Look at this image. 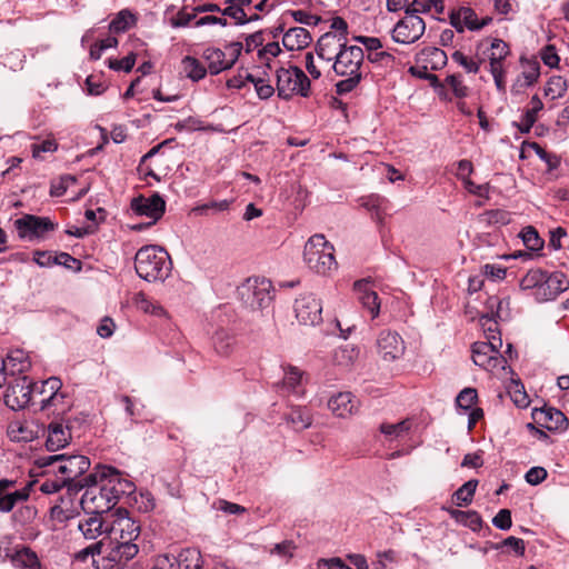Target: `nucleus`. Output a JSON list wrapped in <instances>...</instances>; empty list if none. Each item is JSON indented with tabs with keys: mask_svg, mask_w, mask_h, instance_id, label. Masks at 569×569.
Instances as JSON below:
<instances>
[{
	"mask_svg": "<svg viewBox=\"0 0 569 569\" xmlns=\"http://www.w3.org/2000/svg\"><path fill=\"white\" fill-rule=\"evenodd\" d=\"M134 269L137 274L146 281H164L171 273L172 261L164 248L149 244L137 251Z\"/></svg>",
	"mask_w": 569,
	"mask_h": 569,
	"instance_id": "1",
	"label": "nucleus"
},
{
	"mask_svg": "<svg viewBox=\"0 0 569 569\" xmlns=\"http://www.w3.org/2000/svg\"><path fill=\"white\" fill-rule=\"evenodd\" d=\"M523 291H530L538 302L556 299L569 288V281L562 272L548 273L540 269L529 270L520 281Z\"/></svg>",
	"mask_w": 569,
	"mask_h": 569,
	"instance_id": "2",
	"label": "nucleus"
},
{
	"mask_svg": "<svg viewBox=\"0 0 569 569\" xmlns=\"http://www.w3.org/2000/svg\"><path fill=\"white\" fill-rule=\"evenodd\" d=\"M362 62L363 50L358 46L346 44L338 53L331 66L337 76L345 77L343 80L336 83L338 94L348 93L359 84L362 77Z\"/></svg>",
	"mask_w": 569,
	"mask_h": 569,
	"instance_id": "3",
	"label": "nucleus"
},
{
	"mask_svg": "<svg viewBox=\"0 0 569 569\" xmlns=\"http://www.w3.org/2000/svg\"><path fill=\"white\" fill-rule=\"evenodd\" d=\"M88 479L89 475L74 483L81 488L87 487L80 500L82 509L87 513H109L111 508L117 505V500L108 483L99 478H97V481H89Z\"/></svg>",
	"mask_w": 569,
	"mask_h": 569,
	"instance_id": "4",
	"label": "nucleus"
},
{
	"mask_svg": "<svg viewBox=\"0 0 569 569\" xmlns=\"http://www.w3.org/2000/svg\"><path fill=\"white\" fill-rule=\"evenodd\" d=\"M333 251L325 236L313 234L305 244L303 260L311 270L326 276L337 268Z\"/></svg>",
	"mask_w": 569,
	"mask_h": 569,
	"instance_id": "5",
	"label": "nucleus"
},
{
	"mask_svg": "<svg viewBox=\"0 0 569 569\" xmlns=\"http://www.w3.org/2000/svg\"><path fill=\"white\" fill-rule=\"evenodd\" d=\"M40 466L52 467L53 472L60 473L61 478L69 485L76 481L90 468V460L86 456L53 455L41 457Z\"/></svg>",
	"mask_w": 569,
	"mask_h": 569,
	"instance_id": "6",
	"label": "nucleus"
},
{
	"mask_svg": "<svg viewBox=\"0 0 569 569\" xmlns=\"http://www.w3.org/2000/svg\"><path fill=\"white\" fill-rule=\"evenodd\" d=\"M58 377H50L40 385L33 383V399L42 411L59 413L64 411L66 393Z\"/></svg>",
	"mask_w": 569,
	"mask_h": 569,
	"instance_id": "7",
	"label": "nucleus"
},
{
	"mask_svg": "<svg viewBox=\"0 0 569 569\" xmlns=\"http://www.w3.org/2000/svg\"><path fill=\"white\" fill-rule=\"evenodd\" d=\"M502 339L500 336H488V341H478L472 346V360L476 366L487 371L506 369V359L500 355Z\"/></svg>",
	"mask_w": 569,
	"mask_h": 569,
	"instance_id": "8",
	"label": "nucleus"
},
{
	"mask_svg": "<svg viewBox=\"0 0 569 569\" xmlns=\"http://www.w3.org/2000/svg\"><path fill=\"white\" fill-rule=\"evenodd\" d=\"M310 89L308 77L298 67L280 68L277 70V90L282 99L295 94L307 97Z\"/></svg>",
	"mask_w": 569,
	"mask_h": 569,
	"instance_id": "9",
	"label": "nucleus"
},
{
	"mask_svg": "<svg viewBox=\"0 0 569 569\" xmlns=\"http://www.w3.org/2000/svg\"><path fill=\"white\" fill-rule=\"evenodd\" d=\"M139 535L140 526L126 509L119 508L108 513L107 537L111 542L134 541Z\"/></svg>",
	"mask_w": 569,
	"mask_h": 569,
	"instance_id": "10",
	"label": "nucleus"
},
{
	"mask_svg": "<svg viewBox=\"0 0 569 569\" xmlns=\"http://www.w3.org/2000/svg\"><path fill=\"white\" fill-rule=\"evenodd\" d=\"M271 282L264 278H249L240 288L242 301L251 309H263L271 302Z\"/></svg>",
	"mask_w": 569,
	"mask_h": 569,
	"instance_id": "11",
	"label": "nucleus"
},
{
	"mask_svg": "<svg viewBox=\"0 0 569 569\" xmlns=\"http://www.w3.org/2000/svg\"><path fill=\"white\" fill-rule=\"evenodd\" d=\"M425 31V20L407 9L405 17L392 29V40L397 43L411 44L418 41Z\"/></svg>",
	"mask_w": 569,
	"mask_h": 569,
	"instance_id": "12",
	"label": "nucleus"
},
{
	"mask_svg": "<svg viewBox=\"0 0 569 569\" xmlns=\"http://www.w3.org/2000/svg\"><path fill=\"white\" fill-rule=\"evenodd\" d=\"M14 227L21 239L32 241L43 239L48 232L56 230L57 223L48 217L24 214L14 221Z\"/></svg>",
	"mask_w": 569,
	"mask_h": 569,
	"instance_id": "13",
	"label": "nucleus"
},
{
	"mask_svg": "<svg viewBox=\"0 0 569 569\" xmlns=\"http://www.w3.org/2000/svg\"><path fill=\"white\" fill-rule=\"evenodd\" d=\"M106 480L116 500L118 501L122 496L131 495L136 486L134 483L124 478L117 469L108 466H99L96 470L89 473V481Z\"/></svg>",
	"mask_w": 569,
	"mask_h": 569,
	"instance_id": "14",
	"label": "nucleus"
},
{
	"mask_svg": "<svg viewBox=\"0 0 569 569\" xmlns=\"http://www.w3.org/2000/svg\"><path fill=\"white\" fill-rule=\"evenodd\" d=\"M376 345L378 353L385 362L399 360L406 351L402 337L390 329H383L378 333Z\"/></svg>",
	"mask_w": 569,
	"mask_h": 569,
	"instance_id": "15",
	"label": "nucleus"
},
{
	"mask_svg": "<svg viewBox=\"0 0 569 569\" xmlns=\"http://www.w3.org/2000/svg\"><path fill=\"white\" fill-rule=\"evenodd\" d=\"M293 308L301 325L317 326L322 322V303L313 293L300 295Z\"/></svg>",
	"mask_w": 569,
	"mask_h": 569,
	"instance_id": "16",
	"label": "nucleus"
},
{
	"mask_svg": "<svg viewBox=\"0 0 569 569\" xmlns=\"http://www.w3.org/2000/svg\"><path fill=\"white\" fill-rule=\"evenodd\" d=\"M491 17L479 18L472 8L465 6L452 9L449 13V22L459 33H462L465 30L479 31L491 23Z\"/></svg>",
	"mask_w": 569,
	"mask_h": 569,
	"instance_id": "17",
	"label": "nucleus"
},
{
	"mask_svg": "<svg viewBox=\"0 0 569 569\" xmlns=\"http://www.w3.org/2000/svg\"><path fill=\"white\" fill-rule=\"evenodd\" d=\"M32 400L33 383L31 380L26 376L14 378L6 391V405L13 410H20L26 408Z\"/></svg>",
	"mask_w": 569,
	"mask_h": 569,
	"instance_id": "18",
	"label": "nucleus"
},
{
	"mask_svg": "<svg viewBox=\"0 0 569 569\" xmlns=\"http://www.w3.org/2000/svg\"><path fill=\"white\" fill-rule=\"evenodd\" d=\"M166 208L164 200L154 193L149 198L137 197L131 201V209L138 216H146L151 219L149 224L157 222L163 214Z\"/></svg>",
	"mask_w": 569,
	"mask_h": 569,
	"instance_id": "19",
	"label": "nucleus"
},
{
	"mask_svg": "<svg viewBox=\"0 0 569 569\" xmlns=\"http://www.w3.org/2000/svg\"><path fill=\"white\" fill-rule=\"evenodd\" d=\"M16 485L14 480L0 479V512H10L17 503L29 498V489H16Z\"/></svg>",
	"mask_w": 569,
	"mask_h": 569,
	"instance_id": "20",
	"label": "nucleus"
},
{
	"mask_svg": "<svg viewBox=\"0 0 569 569\" xmlns=\"http://www.w3.org/2000/svg\"><path fill=\"white\" fill-rule=\"evenodd\" d=\"M346 38L343 34L327 32L320 37L317 44V57L320 61L330 63L335 61L338 53L345 48Z\"/></svg>",
	"mask_w": 569,
	"mask_h": 569,
	"instance_id": "21",
	"label": "nucleus"
},
{
	"mask_svg": "<svg viewBox=\"0 0 569 569\" xmlns=\"http://www.w3.org/2000/svg\"><path fill=\"white\" fill-rule=\"evenodd\" d=\"M535 420L551 431H565L568 427L567 417L556 408H542L533 413Z\"/></svg>",
	"mask_w": 569,
	"mask_h": 569,
	"instance_id": "22",
	"label": "nucleus"
},
{
	"mask_svg": "<svg viewBox=\"0 0 569 569\" xmlns=\"http://www.w3.org/2000/svg\"><path fill=\"white\" fill-rule=\"evenodd\" d=\"M71 441L70 428L62 422L53 421L48 426L46 447L49 451L63 449Z\"/></svg>",
	"mask_w": 569,
	"mask_h": 569,
	"instance_id": "23",
	"label": "nucleus"
},
{
	"mask_svg": "<svg viewBox=\"0 0 569 569\" xmlns=\"http://www.w3.org/2000/svg\"><path fill=\"white\" fill-rule=\"evenodd\" d=\"M40 426L32 420L12 421L8 428V435L12 441L29 442L38 438Z\"/></svg>",
	"mask_w": 569,
	"mask_h": 569,
	"instance_id": "24",
	"label": "nucleus"
},
{
	"mask_svg": "<svg viewBox=\"0 0 569 569\" xmlns=\"http://www.w3.org/2000/svg\"><path fill=\"white\" fill-rule=\"evenodd\" d=\"M90 515L78 523V529L82 532L83 537L93 540L102 535L107 536L108 513L106 516L100 513Z\"/></svg>",
	"mask_w": 569,
	"mask_h": 569,
	"instance_id": "25",
	"label": "nucleus"
},
{
	"mask_svg": "<svg viewBox=\"0 0 569 569\" xmlns=\"http://www.w3.org/2000/svg\"><path fill=\"white\" fill-rule=\"evenodd\" d=\"M355 289L359 293V300L363 308L368 309L371 318H377L380 312V300L378 293L373 291L367 280L355 282Z\"/></svg>",
	"mask_w": 569,
	"mask_h": 569,
	"instance_id": "26",
	"label": "nucleus"
},
{
	"mask_svg": "<svg viewBox=\"0 0 569 569\" xmlns=\"http://www.w3.org/2000/svg\"><path fill=\"white\" fill-rule=\"evenodd\" d=\"M328 407L337 417L346 418L357 410V400L350 392H340L329 400Z\"/></svg>",
	"mask_w": 569,
	"mask_h": 569,
	"instance_id": "27",
	"label": "nucleus"
},
{
	"mask_svg": "<svg viewBox=\"0 0 569 569\" xmlns=\"http://www.w3.org/2000/svg\"><path fill=\"white\" fill-rule=\"evenodd\" d=\"M203 58L208 63L209 71L212 74H218L233 66L237 56L231 59H226V53L218 48H208L203 52Z\"/></svg>",
	"mask_w": 569,
	"mask_h": 569,
	"instance_id": "28",
	"label": "nucleus"
},
{
	"mask_svg": "<svg viewBox=\"0 0 569 569\" xmlns=\"http://www.w3.org/2000/svg\"><path fill=\"white\" fill-rule=\"evenodd\" d=\"M388 200L380 194H370L360 199V206L371 216V219L381 224L386 217Z\"/></svg>",
	"mask_w": 569,
	"mask_h": 569,
	"instance_id": "29",
	"label": "nucleus"
},
{
	"mask_svg": "<svg viewBox=\"0 0 569 569\" xmlns=\"http://www.w3.org/2000/svg\"><path fill=\"white\" fill-rule=\"evenodd\" d=\"M312 38L309 31L302 27L290 28L282 38V43L290 51L301 50L309 46Z\"/></svg>",
	"mask_w": 569,
	"mask_h": 569,
	"instance_id": "30",
	"label": "nucleus"
},
{
	"mask_svg": "<svg viewBox=\"0 0 569 569\" xmlns=\"http://www.w3.org/2000/svg\"><path fill=\"white\" fill-rule=\"evenodd\" d=\"M283 371L282 388L290 393L301 396L303 393L302 387L306 381L305 372L293 366L284 367Z\"/></svg>",
	"mask_w": 569,
	"mask_h": 569,
	"instance_id": "31",
	"label": "nucleus"
},
{
	"mask_svg": "<svg viewBox=\"0 0 569 569\" xmlns=\"http://www.w3.org/2000/svg\"><path fill=\"white\" fill-rule=\"evenodd\" d=\"M6 557L10 558L13 567L19 569H40L41 563L34 551L30 548L23 547L16 550L14 553L9 555L6 552Z\"/></svg>",
	"mask_w": 569,
	"mask_h": 569,
	"instance_id": "32",
	"label": "nucleus"
},
{
	"mask_svg": "<svg viewBox=\"0 0 569 569\" xmlns=\"http://www.w3.org/2000/svg\"><path fill=\"white\" fill-rule=\"evenodd\" d=\"M446 52L436 47H428L420 51L419 61L423 62V69L439 70L447 64Z\"/></svg>",
	"mask_w": 569,
	"mask_h": 569,
	"instance_id": "33",
	"label": "nucleus"
},
{
	"mask_svg": "<svg viewBox=\"0 0 569 569\" xmlns=\"http://www.w3.org/2000/svg\"><path fill=\"white\" fill-rule=\"evenodd\" d=\"M360 350L352 345H343L336 348L331 356V361L335 366L341 368H350L358 359Z\"/></svg>",
	"mask_w": 569,
	"mask_h": 569,
	"instance_id": "34",
	"label": "nucleus"
},
{
	"mask_svg": "<svg viewBox=\"0 0 569 569\" xmlns=\"http://www.w3.org/2000/svg\"><path fill=\"white\" fill-rule=\"evenodd\" d=\"M2 361L6 363V369L11 376L22 373L30 367L27 353L19 349L11 351L6 359L2 358Z\"/></svg>",
	"mask_w": 569,
	"mask_h": 569,
	"instance_id": "35",
	"label": "nucleus"
},
{
	"mask_svg": "<svg viewBox=\"0 0 569 569\" xmlns=\"http://www.w3.org/2000/svg\"><path fill=\"white\" fill-rule=\"evenodd\" d=\"M509 53V46L503 40L493 39L490 44L489 69L505 68V60Z\"/></svg>",
	"mask_w": 569,
	"mask_h": 569,
	"instance_id": "36",
	"label": "nucleus"
},
{
	"mask_svg": "<svg viewBox=\"0 0 569 569\" xmlns=\"http://www.w3.org/2000/svg\"><path fill=\"white\" fill-rule=\"evenodd\" d=\"M448 512L452 519L470 528L472 531H479L482 527V519L477 511H461L458 509H448Z\"/></svg>",
	"mask_w": 569,
	"mask_h": 569,
	"instance_id": "37",
	"label": "nucleus"
},
{
	"mask_svg": "<svg viewBox=\"0 0 569 569\" xmlns=\"http://www.w3.org/2000/svg\"><path fill=\"white\" fill-rule=\"evenodd\" d=\"M212 342L218 355L229 356L234 348V336L226 329H219L213 335Z\"/></svg>",
	"mask_w": 569,
	"mask_h": 569,
	"instance_id": "38",
	"label": "nucleus"
},
{
	"mask_svg": "<svg viewBox=\"0 0 569 569\" xmlns=\"http://www.w3.org/2000/svg\"><path fill=\"white\" fill-rule=\"evenodd\" d=\"M133 303L137 307V309L144 313H149L157 317L166 316V310L163 309V307L159 302L150 299L143 292H138L134 295Z\"/></svg>",
	"mask_w": 569,
	"mask_h": 569,
	"instance_id": "39",
	"label": "nucleus"
},
{
	"mask_svg": "<svg viewBox=\"0 0 569 569\" xmlns=\"http://www.w3.org/2000/svg\"><path fill=\"white\" fill-rule=\"evenodd\" d=\"M409 12L419 16L420 13H428L435 11L436 14L445 12L443 0H413L407 8Z\"/></svg>",
	"mask_w": 569,
	"mask_h": 569,
	"instance_id": "40",
	"label": "nucleus"
},
{
	"mask_svg": "<svg viewBox=\"0 0 569 569\" xmlns=\"http://www.w3.org/2000/svg\"><path fill=\"white\" fill-rule=\"evenodd\" d=\"M478 486V481L471 479L463 483L458 490L455 491L452 496V500L456 506L465 507L471 503L476 489Z\"/></svg>",
	"mask_w": 569,
	"mask_h": 569,
	"instance_id": "41",
	"label": "nucleus"
},
{
	"mask_svg": "<svg viewBox=\"0 0 569 569\" xmlns=\"http://www.w3.org/2000/svg\"><path fill=\"white\" fill-rule=\"evenodd\" d=\"M116 546L112 548V558L118 560H131L136 557L139 549L133 541L120 540L114 542Z\"/></svg>",
	"mask_w": 569,
	"mask_h": 569,
	"instance_id": "42",
	"label": "nucleus"
},
{
	"mask_svg": "<svg viewBox=\"0 0 569 569\" xmlns=\"http://www.w3.org/2000/svg\"><path fill=\"white\" fill-rule=\"evenodd\" d=\"M288 421L297 430H303L311 426L312 418L307 409L293 408L288 415Z\"/></svg>",
	"mask_w": 569,
	"mask_h": 569,
	"instance_id": "43",
	"label": "nucleus"
},
{
	"mask_svg": "<svg viewBox=\"0 0 569 569\" xmlns=\"http://www.w3.org/2000/svg\"><path fill=\"white\" fill-rule=\"evenodd\" d=\"M182 66L187 77L194 81L202 79L207 73L206 68L200 63V61L190 56L183 58Z\"/></svg>",
	"mask_w": 569,
	"mask_h": 569,
	"instance_id": "44",
	"label": "nucleus"
},
{
	"mask_svg": "<svg viewBox=\"0 0 569 569\" xmlns=\"http://www.w3.org/2000/svg\"><path fill=\"white\" fill-rule=\"evenodd\" d=\"M567 80L560 76L551 77L545 89L546 96H551L552 99L561 98L567 91Z\"/></svg>",
	"mask_w": 569,
	"mask_h": 569,
	"instance_id": "45",
	"label": "nucleus"
},
{
	"mask_svg": "<svg viewBox=\"0 0 569 569\" xmlns=\"http://www.w3.org/2000/svg\"><path fill=\"white\" fill-rule=\"evenodd\" d=\"M410 428H411L410 420H402L398 423H382L380 426L381 432L385 433L386 436L391 437L392 439L400 438V437L405 436L406 433H408Z\"/></svg>",
	"mask_w": 569,
	"mask_h": 569,
	"instance_id": "46",
	"label": "nucleus"
},
{
	"mask_svg": "<svg viewBox=\"0 0 569 569\" xmlns=\"http://www.w3.org/2000/svg\"><path fill=\"white\" fill-rule=\"evenodd\" d=\"M521 238L523 244L532 251H537L543 246L542 239L539 237L537 230L531 226L525 227L522 229Z\"/></svg>",
	"mask_w": 569,
	"mask_h": 569,
	"instance_id": "47",
	"label": "nucleus"
},
{
	"mask_svg": "<svg viewBox=\"0 0 569 569\" xmlns=\"http://www.w3.org/2000/svg\"><path fill=\"white\" fill-rule=\"evenodd\" d=\"M329 63L325 62V61H320L318 59V57H315L312 52H308L306 53V57H305V66H306V69L307 71L309 72V74L313 78V79H318L320 78L321 73H322V68L323 67H328Z\"/></svg>",
	"mask_w": 569,
	"mask_h": 569,
	"instance_id": "48",
	"label": "nucleus"
},
{
	"mask_svg": "<svg viewBox=\"0 0 569 569\" xmlns=\"http://www.w3.org/2000/svg\"><path fill=\"white\" fill-rule=\"evenodd\" d=\"M246 79H248V81L253 83L259 98L268 99L273 94V92H274L273 87L270 83H268L267 81H264L263 79L256 78L251 73H246Z\"/></svg>",
	"mask_w": 569,
	"mask_h": 569,
	"instance_id": "49",
	"label": "nucleus"
},
{
	"mask_svg": "<svg viewBox=\"0 0 569 569\" xmlns=\"http://www.w3.org/2000/svg\"><path fill=\"white\" fill-rule=\"evenodd\" d=\"M136 63V54L133 52L129 53L122 59H109L108 66L110 69L114 71H124L130 72Z\"/></svg>",
	"mask_w": 569,
	"mask_h": 569,
	"instance_id": "50",
	"label": "nucleus"
},
{
	"mask_svg": "<svg viewBox=\"0 0 569 569\" xmlns=\"http://www.w3.org/2000/svg\"><path fill=\"white\" fill-rule=\"evenodd\" d=\"M451 58L456 63H458L469 73H477L479 71V62H477L472 58L467 57L461 51H455Z\"/></svg>",
	"mask_w": 569,
	"mask_h": 569,
	"instance_id": "51",
	"label": "nucleus"
},
{
	"mask_svg": "<svg viewBox=\"0 0 569 569\" xmlns=\"http://www.w3.org/2000/svg\"><path fill=\"white\" fill-rule=\"evenodd\" d=\"M539 56L542 60V62L549 67V68H558L560 58L557 53L556 47L553 44H547L545 46L540 52Z\"/></svg>",
	"mask_w": 569,
	"mask_h": 569,
	"instance_id": "52",
	"label": "nucleus"
},
{
	"mask_svg": "<svg viewBox=\"0 0 569 569\" xmlns=\"http://www.w3.org/2000/svg\"><path fill=\"white\" fill-rule=\"evenodd\" d=\"M509 393L518 407H526L529 403L528 397L523 390V386L519 381L511 380L509 386Z\"/></svg>",
	"mask_w": 569,
	"mask_h": 569,
	"instance_id": "53",
	"label": "nucleus"
},
{
	"mask_svg": "<svg viewBox=\"0 0 569 569\" xmlns=\"http://www.w3.org/2000/svg\"><path fill=\"white\" fill-rule=\"evenodd\" d=\"M132 20V14L127 11H120L117 17L110 22V31L112 32H123L128 29L130 21Z\"/></svg>",
	"mask_w": 569,
	"mask_h": 569,
	"instance_id": "54",
	"label": "nucleus"
},
{
	"mask_svg": "<svg viewBox=\"0 0 569 569\" xmlns=\"http://www.w3.org/2000/svg\"><path fill=\"white\" fill-rule=\"evenodd\" d=\"M477 400V391L472 388H466L458 395L456 402L457 406L463 410H469L472 408Z\"/></svg>",
	"mask_w": 569,
	"mask_h": 569,
	"instance_id": "55",
	"label": "nucleus"
},
{
	"mask_svg": "<svg viewBox=\"0 0 569 569\" xmlns=\"http://www.w3.org/2000/svg\"><path fill=\"white\" fill-rule=\"evenodd\" d=\"M447 86L453 91L457 97L467 96L468 88L463 84L460 76L450 74L446 78Z\"/></svg>",
	"mask_w": 569,
	"mask_h": 569,
	"instance_id": "56",
	"label": "nucleus"
},
{
	"mask_svg": "<svg viewBox=\"0 0 569 569\" xmlns=\"http://www.w3.org/2000/svg\"><path fill=\"white\" fill-rule=\"evenodd\" d=\"M501 303H506V307H510V299L509 297H503V298H500L498 296H491V297H488L487 301H486V313L485 315H489V317L491 318H497L496 315H495V311L496 309L500 308L501 309Z\"/></svg>",
	"mask_w": 569,
	"mask_h": 569,
	"instance_id": "57",
	"label": "nucleus"
},
{
	"mask_svg": "<svg viewBox=\"0 0 569 569\" xmlns=\"http://www.w3.org/2000/svg\"><path fill=\"white\" fill-rule=\"evenodd\" d=\"M221 13L238 20L240 23H243L247 17L243 8L236 0H230V4L221 10Z\"/></svg>",
	"mask_w": 569,
	"mask_h": 569,
	"instance_id": "58",
	"label": "nucleus"
},
{
	"mask_svg": "<svg viewBox=\"0 0 569 569\" xmlns=\"http://www.w3.org/2000/svg\"><path fill=\"white\" fill-rule=\"evenodd\" d=\"M492 525L500 530H508L512 526L511 512L508 509H501L492 519Z\"/></svg>",
	"mask_w": 569,
	"mask_h": 569,
	"instance_id": "59",
	"label": "nucleus"
},
{
	"mask_svg": "<svg viewBox=\"0 0 569 569\" xmlns=\"http://www.w3.org/2000/svg\"><path fill=\"white\" fill-rule=\"evenodd\" d=\"M547 470L542 467H532L525 475V479L528 483L537 486L547 478Z\"/></svg>",
	"mask_w": 569,
	"mask_h": 569,
	"instance_id": "60",
	"label": "nucleus"
},
{
	"mask_svg": "<svg viewBox=\"0 0 569 569\" xmlns=\"http://www.w3.org/2000/svg\"><path fill=\"white\" fill-rule=\"evenodd\" d=\"M498 318H491L489 315H482L480 317V323L483 328L486 338L488 339V336H500L498 331Z\"/></svg>",
	"mask_w": 569,
	"mask_h": 569,
	"instance_id": "61",
	"label": "nucleus"
},
{
	"mask_svg": "<svg viewBox=\"0 0 569 569\" xmlns=\"http://www.w3.org/2000/svg\"><path fill=\"white\" fill-rule=\"evenodd\" d=\"M68 483L61 478V476L58 479H46L40 485V491L47 495L58 492L62 487L67 486Z\"/></svg>",
	"mask_w": 569,
	"mask_h": 569,
	"instance_id": "62",
	"label": "nucleus"
},
{
	"mask_svg": "<svg viewBox=\"0 0 569 569\" xmlns=\"http://www.w3.org/2000/svg\"><path fill=\"white\" fill-rule=\"evenodd\" d=\"M57 148L58 144L53 139H47L32 144V156L39 158L41 152H54Z\"/></svg>",
	"mask_w": 569,
	"mask_h": 569,
	"instance_id": "63",
	"label": "nucleus"
},
{
	"mask_svg": "<svg viewBox=\"0 0 569 569\" xmlns=\"http://www.w3.org/2000/svg\"><path fill=\"white\" fill-rule=\"evenodd\" d=\"M506 268L498 264H485L482 273L491 280H501L506 277Z\"/></svg>",
	"mask_w": 569,
	"mask_h": 569,
	"instance_id": "64",
	"label": "nucleus"
}]
</instances>
